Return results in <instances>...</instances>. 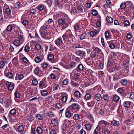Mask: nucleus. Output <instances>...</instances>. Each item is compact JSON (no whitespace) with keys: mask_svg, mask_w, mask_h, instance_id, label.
Instances as JSON below:
<instances>
[{"mask_svg":"<svg viewBox=\"0 0 134 134\" xmlns=\"http://www.w3.org/2000/svg\"><path fill=\"white\" fill-rule=\"evenodd\" d=\"M114 61L112 59L109 58L108 60L107 66L109 67L110 66L113 65Z\"/></svg>","mask_w":134,"mask_h":134,"instance_id":"11","label":"nucleus"},{"mask_svg":"<svg viewBox=\"0 0 134 134\" xmlns=\"http://www.w3.org/2000/svg\"><path fill=\"white\" fill-rule=\"evenodd\" d=\"M73 48L76 49L79 48H81L82 47L81 45L78 44H74L73 46Z\"/></svg>","mask_w":134,"mask_h":134,"instance_id":"50","label":"nucleus"},{"mask_svg":"<svg viewBox=\"0 0 134 134\" xmlns=\"http://www.w3.org/2000/svg\"><path fill=\"white\" fill-rule=\"evenodd\" d=\"M105 35L106 38H109L110 36V34L109 32L108 31H106L105 33Z\"/></svg>","mask_w":134,"mask_h":134,"instance_id":"61","label":"nucleus"},{"mask_svg":"<svg viewBox=\"0 0 134 134\" xmlns=\"http://www.w3.org/2000/svg\"><path fill=\"white\" fill-rule=\"evenodd\" d=\"M112 70L111 71H110L109 70V71L111 72H113L116 70L118 69V67L116 64H113L112 67Z\"/></svg>","mask_w":134,"mask_h":134,"instance_id":"29","label":"nucleus"},{"mask_svg":"<svg viewBox=\"0 0 134 134\" xmlns=\"http://www.w3.org/2000/svg\"><path fill=\"white\" fill-rule=\"evenodd\" d=\"M16 76L17 77H18V79L19 80H21L24 77V76L23 75L21 74H17Z\"/></svg>","mask_w":134,"mask_h":134,"instance_id":"39","label":"nucleus"},{"mask_svg":"<svg viewBox=\"0 0 134 134\" xmlns=\"http://www.w3.org/2000/svg\"><path fill=\"white\" fill-rule=\"evenodd\" d=\"M67 97L68 96L67 94L65 96H63L61 98L62 101L64 103L66 102L67 99Z\"/></svg>","mask_w":134,"mask_h":134,"instance_id":"30","label":"nucleus"},{"mask_svg":"<svg viewBox=\"0 0 134 134\" xmlns=\"http://www.w3.org/2000/svg\"><path fill=\"white\" fill-rule=\"evenodd\" d=\"M23 42L22 40H16L13 42L14 44L16 46H18L21 44L23 43Z\"/></svg>","mask_w":134,"mask_h":134,"instance_id":"10","label":"nucleus"},{"mask_svg":"<svg viewBox=\"0 0 134 134\" xmlns=\"http://www.w3.org/2000/svg\"><path fill=\"white\" fill-rule=\"evenodd\" d=\"M40 56H38L35 57V62L37 63H39L41 62V59Z\"/></svg>","mask_w":134,"mask_h":134,"instance_id":"25","label":"nucleus"},{"mask_svg":"<svg viewBox=\"0 0 134 134\" xmlns=\"http://www.w3.org/2000/svg\"><path fill=\"white\" fill-rule=\"evenodd\" d=\"M41 66L43 69L47 67L48 66V64L46 62H44L41 64Z\"/></svg>","mask_w":134,"mask_h":134,"instance_id":"52","label":"nucleus"},{"mask_svg":"<svg viewBox=\"0 0 134 134\" xmlns=\"http://www.w3.org/2000/svg\"><path fill=\"white\" fill-rule=\"evenodd\" d=\"M119 99V97L116 95H115L113 97V100L115 102H116L118 101Z\"/></svg>","mask_w":134,"mask_h":134,"instance_id":"53","label":"nucleus"},{"mask_svg":"<svg viewBox=\"0 0 134 134\" xmlns=\"http://www.w3.org/2000/svg\"><path fill=\"white\" fill-rule=\"evenodd\" d=\"M24 128L22 126H20L18 128L17 131L19 132L22 133L23 132Z\"/></svg>","mask_w":134,"mask_h":134,"instance_id":"23","label":"nucleus"},{"mask_svg":"<svg viewBox=\"0 0 134 134\" xmlns=\"http://www.w3.org/2000/svg\"><path fill=\"white\" fill-rule=\"evenodd\" d=\"M87 35L85 33H84L81 35L80 37V39L81 40H82L86 38V37Z\"/></svg>","mask_w":134,"mask_h":134,"instance_id":"57","label":"nucleus"},{"mask_svg":"<svg viewBox=\"0 0 134 134\" xmlns=\"http://www.w3.org/2000/svg\"><path fill=\"white\" fill-rule=\"evenodd\" d=\"M30 48L29 46H28L26 45L25 46L24 50L26 52H28L29 51Z\"/></svg>","mask_w":134,"mask_h":134,"instance_id":"59","label":"nucleus"},{"mask_svg":"<svg viewBox=\"0 0 134 134\" xmlns=\"http://www.w3.org/2000/svg\"><path fill=\"white\" fill-rule=\"evenodd\" d=\"M106 20L109 23H112L113 20V18L110 16H107Z\"/></svg>","mask_w":134,"mask_h":134,"instance_id":"24","label":"nucleus"},{"mask_svg":"<svg viewBox=\"0 0 134 134\" xmlns=\"http://www.w3.org/2000/svg\"><path fill=\"white\" fill-rule=\"evenodd\" d=\"M13 25H9L7 27L5 30H7L9 32H11L12 31V26Z\"/></svg>","mask_w":134,"mask_h":134,"instance_id":"22","label":"nucleus"},{"mask_svg":"<svg viewBox=\"0 0 134 134\" xmlns=\"http://www.w3.org/2000/svg\"><path fill=\"white\" fill-rule=\"evenodd\" d=\"M27 119L28 120L31 122L33 121L34 118L33 116L31 114H28L27 116Z\"/></svg>","mask_w":134,"mask_h":134,"instance_id":"16","label":"nucleus"},{"mask_svg":"<svg viewBox=\"0 0 134 134\" xmlns=\"http://www.w3.org/2000/svg\"><path fill=\"white\" fill-rule=\"evenodd\" d=\"M14 95L15 97L16 98H18L20 97V94L19 91H16L15 92Z\"/></svg>","mask_w":134,"mask_h":134,"instance_id":"42","label":"nucleus"},{"mask_svg":"<svg viewBox=\"0 0 134 134\" xmlns=\"http://www.w3.org/2000/svg\"><path fill=\"white\" fill-rule=\"evenodd\" d=\"M5 13L7 15H10L11 13V10L9 8L4 10Z\"/></svg>","mask_w":134,"mask_h":134,"instance_id":"41","label":"nucleus"},{"mask_svg":"<svg viewBox=\"0 0 134 134\" xmlns=\"http://www.w3.org/2000/svg\"><path fill=\"white\" fill-rule=\"evenodd\" d=\"M8 71V69H5L4 72V74L6 75L7 77L9 78H12L13 77V74L10 72H8L7 73Z\"/></svg>","mask_w":134,"mask_h":134,"instance_id":"8","label":"nucleus"},{"mask_svg":"<svg viewBox=\"0 0 134 134\" xmlns=\"http://www.w3.org/2000/svg\"><path fill=\"white\" fill-rule=\"evenodd\" d=\"M117 92L120 94H122L123 93L124 90L122 88H120L118 89Z\"/></svg>","mask_w":134,"mask_h":134,"instance_id":"60","label":"nucleus"},{"mask_svg":"<svg viewBox=\"0 0 134 134\" xmlns=\"http://www.w3.org/2000/svg\"><path fill=\"white\" fill-rule=\"evenodd\" d=\"M16 112V110L14 109H11L9 113H10L12 115H14L15 114Z\"/></svg>","mask_w":134,"mask_h":134,"instance_id":"48","label":"nucleus"},{"mask_svg":"<svg viewBox=\"0 0 134 134\" xmlns=\"http://www.w3.org/2000/svg\"><path fill=\"white\" fill-rule=\"evenodd\" d=\"M130 102L129 101H126L124 102V106L125 108H128L130 106Z\"/></svg>","mask_w":134,"mask_h":134,"instance_id":"31","label":"nucleus"},{"mask_svg":"<svg viewBox=\"0 0 134 134\" xmlns=\"http://www.w3.org/2000/svg\"><path fill=\"white\" fill-rule=\"evenodd\" d=\"M5 84L9 90H12L14 88L15 85L13 83L7 81Z\"/></svg>","mask_w":134,"mask_h":134,"instance_id":"3","label":"nucleus"},{"mask_svg":"<svg viewBox=\"0 0 134 134\" xmlns=\"http://www.w3.org/2000/svg\"><path fill=\"white\" fill-rule=\"evenodd\" d=\"M36 8L38 10L41 11L43 10L44 7L43 5L40 4L37 6Z\"/></svg>","mask_w":134,"mask_h":134,"instance_id":"35","label":"nucleus"},{"mask_svg":"<svg viewBox=\"0 0 134 134\" xmlns=\"http://www.w3.org/2000/svg\"><path fill=\"white\" fill-rule=\"evenodd\" d=\"M109 124V123L106 121L103 120L99 122L98 125L100 127L101 130L103 131L104 130L107 129V128H106V126Z\"/></svg>","mask_w":134,"mask_h":134,"instance_id":"1","label":"nucleus"},{"mask_svg":"<svg viewBox=\"0 0 134 134\" xmlns=\"http://www.w3.org/2000/svg\"><path fill=\"white\" fill-rule=\"evenodd\" d=\"M48 59L50 61L52 60L54 58V56L52 54H50L48 55Z\"/></svg>","mask_w":134,"mask_h":134,"instance_id":"58","label":"nucleus"},{"mask_svg":"<svg viewBox=\"0 0 134 134\" xmlns=\"http://www.w3.org/2000/svg\"><path fill=\"white\" fill-rule=\"evenodd\" d=\"M71 83L75 87H78L79 86L76 83L74 82L72 80H71Z\"/></svg>","mask_w":134,"mask_h":134,"instance_id":"47","label":"nucleus"},{"mask_svg":"<svg viewBox=\"0 0 134 134\" xmlns=\"http://www.w3.org/2000/svg\"><path fill=\"white\" fill-rule=\"evenodd\" d=\"M77 9L78 11L80 13L85 12L86 11L85 9L83 10V8L82 6L79 5L77 7Z\"/></svg>","mask_w":134,"mask_h":134,"instance_id":"14","label":"nucleus"},{"mask_svg":"<svg viewBox=\"0 0 134 134\" xmlns=\"http://www.w3.org/2000/svg\"><path fill=\"white\" fill-rule=\"evenodd\" d=\"M71 13L72 14H75L77 13V12L76 8H72L71 10Z\"/></svg>","mask_w":134,"mask_h":134,"instance_id":"38","label":"nucleus"},{"mask_svg":"<svg viewBox=\"0 0 134 134\" xmlns=\"http://www.w3.org/2000/svg\"><path fill=\"white\" fill-rule=\"evenodd\" d=\"M76 54L77 55L82 56V57L85 56V53L83 51L78 50L76 52Z\"/></svg>","mask_w":134,"mask_h":134,"instance_id":"7","label":"nucleus"},{"mask_svg":"<svg viewBox=\"0 0 134 134\" xmlns=\"http://www.w3.org/2000/svg\"><path fill=\"white\" fill-rule=\"evenodd\" d=\"M129 10L131 15L132 16L134 17V7L133 5L131 4L129 7Z\"/></svg>","mask_w":134,"mask_h":134,"instance_id":"5","label":"nucleus"},{"mask_svg":"<svg viewBox=\"0 0 134 134\" xmlns=\"http://www.w3.org/2000/svg\"><path fill=\"white\" fill-rule=\"evenodd\" d=\"M40 93L41 95L43 96H45L48 94V92L45 90H41Z\"/></svg>","mask_w":134,"mask_h":134,"instance_id":"18","label":"nucleus"},{"mask_svg":"<svg viewBox=\"0 0 134 134\" xmlns=\"http://www.w3.org/2000/svg\"><path fill=\"white\" fill-rule=\"evenodd\" d=\"M65 20L62 19L60 18L59 19L58 21V23L59 25H63L65 23Z\"/></svg>","mask_w":134,"mask_h":134,"instance_id":"36","label":"nucleus"},{"mask_svg":"<svg viewBox=\"0 0 134 134\" xmlns=\"http://www.w3.org/2000/svg\"><path fill=\"white\" fill-rule=\"evenodd\" d=\"M36 118H37V119H38L39 120H42L43 119V117L42 115L40 114H39L37 115Z\"/></svg>","mask_w":134,"mask_h":134,"instance_id":"51","label":"nucleus"},{"mask_svg":"<svg viewBox=\"0 0 134 134\" xmlns=\"http://www.w3.org/2000/svg\"><path fill=\"white\" fill-rule=\"evenodd\" d=\"M95 104L94 102L92 101L87 103V105L90 107L93 106Z\"/></svg>","mask_w":134,"mask_h":134,"instance_id":"34","label":"nucleus"},{"mask_svg":"<svg viewBox=\"0 0 134 134\" xmlns=\"http://www.w3.org/2000/svg\"><path fill=\"white\" fill-rule=\"evenodd\" d=\"M94 52L96 53H97V54L100 53L101 54V55L102 57H103L104 54L102 53L101 50L98 48L97 47H96L94 49Z\"/></svg>","mask_w":134,"mask_h":134,"instance_id":"12","label":"nucleus"},{"mask_svg":"<svg viewBox=\"0 0 134 134\" xmlns=\"http://www.w3.org/2000/svg\"><path fill=\"white\" fill-rule=\"evenodd\" d=\"M91 95L89 93H87L84 96V98L87 100H89L91 98Z\"/></svg>","mask_w":134,"mask_h":134,"instance_id":"45","label":"nucleus"},{"mask_svg":"<svg viewBox=\"0 0 134 134\" xmlns=\"http://www.w3.org/2000/svg\"><path fill=\"white\" fill-rule=\"evenodd\" d=\"M12 104V102L11 100L10 99H8L6 101V107H9L10 105H11Z\"/></svg>","mask_w":134,"mask_h":134,"instance_id":"26","label":"nucleus"},{"mask_svg":"<svg viewBox=\"0 0 134 134\" xmlns=\"http://www.w3.org/2000/svg\"><path fill=\"white\" fill-rule=\"evenodd\" d=\"M47 29V27L45 26H41L40 30V32L43 31H46V30Z\"/></svg>","mask_w":134,"mask_h":134,"instance_id":"44","label":"nucleus"},{"mask_svg":"<svg viewBox=\"0 0 134 134\" xmlns=\"http://www.w3.org/2000/svg\"><path fill=\"white\" fill-rule=\"evenodd\" d=\"M45 84L43 81H41L39 83V88L43 89V87L44 86Z\"/></svg>","mask_w":134,"mask_h":134,"instance_id":"37","label":"nucleus"},{"mask_svg":"<svg viewBox=\"0 0 134 134\" xmlns=\"http://www.w3.org/2000/svg\"><path fill=\"white\" fill-rule=\"evenodd\" d=\"M67 125L66 124H64L63 125L62 129L63 130V132L65 133L67 131Z\"/></svg>","mask_w":134,"mask_h":134,"instance_id":"40","label":"nucleus"},{"mask_svg":"<svg viewBox=\"0 0 134 134\" xmlns=\"http://www.w3.org/2000/svg\"><path fill=\"white\" fill-rule=\"evenodd\" d=\"M79 105L77 103H73L68 107V108H72L74 110H78L79 109Z\"/></svg>","mask_w":134,"mask_h":134,"instance_id":"6","label":"nucleus"},{"mask_svg":"<svg viewBox=\"0 0 134 134\" xmlns=\"http://www.w3.org/2000/svg\"><path fill=\"white\" fill-rule=\"evenodd\" d=\"M5 65V62L4 60L0 62V67L1 68H3Z\"/></svg>","mask_w":134,"mask_h":134,"instance_id":"54","label":"nucleus"},{"mask_svg":"<svg viewBox=\"0 0 134 134\" xmlns=\"http://www.w3.org/2000/svg\"><path fill=\"white\" fill-rule=\"evenodd\" d=\"M30 11L31 13L32 14V15L35 14L36 12V10L34 9H31Z\"/></svg>","mask_w":134,"mask_h":134,"instance_id":"63","label":"nucleus"},{"mask_svg":"<svg viewBox=\"0 0 134 134\" xmlns=\"http://www.w3.org/2000/svg\"><path fill=\"white\" fill-rule=\"evenodd\" d=\"M54 42L55 44L58 46H62L63 44V41L61 37L57 38Z\"/></svg>","mask_w":134,"mask_h":134,"instance_id":"4","label":"nucleus"},{"mask_svg":"<svg viewBox=\"0 0 134 134\" xmlns=\"http://www.w3.org/2000/svg\"><path fill=\"white\" fill-rule=\"evenodd\" d=\"M32 83L34 85L36 86L38 84V82L36 79H35L32 80Z\"/></svg>","mask_w":134,"mask_h":134,"instance_id":"55","label":"nucleus"},{"mask_svg":"<svg viewBox=\"0 0 134 134\" xmlns=\"http://www.w3.org/2000/svg\"><path fill=\"white\" fill-rule=\"evenodd\" d=\"M40 71L39 68L38 66H36L34 71V73L36 75H38Z\"/></svg>","mask_w":134,"mask_h":134,"instance_id":"19","label":"nucleus"},{"mask_svg":"<svg viewBox=\"0 0 134 134\" xmlns=\"http://www.w3.org/2000/svg\"><path fill=\"white\" fill-rule=\"evenodd\" d=\"M41 46L39 44H37L35 45V48L37 50H39L41 49Z\"/></svg>","mask_w":134,"mask_h":134,"instance_id":"56","label":"nucleus"},{"mask_svg":"<svg viewBox=\"0 0 134 134\" xmlns=\"http://www.w3.org/2000/svg\"><path fill=\"white\" fill-rule=\"evenodd\" d=\"M9 34V32L5 30L2 33L3 36L6 38L8 37Z\"/></svg>","mask_w":134,"mask_h":134,"instance_id":"17","label":"nucleus"},{"mask_svg":"<svg viewBox=\"0 0 134 134\" xmlns=\"http://www.w3.org/2000/svg\"><path fill=\"white\" fill-rule=\"evenodd\" d=\"M79 77V75L77 74H74L72 77V79L75 81H76Z\"/></svg>","mask_w":134,"mask_h":134,"instance_id":"28","label":"nucleus"},{"mask_svg":"<svg viewBox=\"0 0 134 134\" xmlns=\"http://www.w3.org/2000/svg\"><path fill=\"white\" fill-rule=\"evenodd\" d=\"M101 95L99 94H96L95 96V98L97 101H99L102 99Z\"/></svg>","mask_w":134,"mask_h":134,"instance_id":"20","label":"nucleus"},{"mask_svg":"<svg viewBox=\"0 0 134 134\" xmlns=\"http://www.w3.org/2000/svg\"><path fill=\"white\" fill-rule=\"evenodd\" d=\"M65 32L68 35V37H69L70 38H72V41H73V38H72L73 37L74 38V36H73V35L70 29H68Z\"/></svg>","mask_w":134,"mask_h":134,"instance_id":"9","label":"nucleus"},{"mask_svg":"<svg viewBox=\"0 0 134 134\" xmlns=\"http://www.w3.org/2000/svg\"><path fill=\"white\" fill-rule=\"evenodd\" d=\"M120 83L122 85L125 86L127 84V81L126 79H123L121 80Z\"/></svg>","mask_w":134,"mask_h":134,"instance_id":"27","label":"nucleus"},{"mask_svg":"<svg viewBox=\"0 0 134 134\" xmlns=\"http://www.w3.org/2000/svg\"><path fill=\"white\" fill-rule=\"evenodd\" d=\"M68 36L66 32L62 35V37L64 40H65L68 38Z\"/></svg>","mask_w":134,"mask_h":134,"instance_id":"46","label":"nucleus"},{"mask_svg":"<svg viewBox=\"0 0 134 134\" xmlns=\"http://www.w3.org/2000/svg\"><path fill=\"white\" fill-rule=\"evenodd\" d=\"M96 53L93 51L90 54V57L92 59L94 58L96 56Z\"/></svg>","mask_w":134,"mask_h":134,"instance_id":"32","label":"nucleus"},{"mask_svg":"<svg viewBox=\"0 0 134 134\" xmlns=\"http://www.w3.org/2000/svg\"><path fill=\"white\" fill-rule=\"evenodd\" d=\"M41 35L42 37L46 39H49L51 38L49 34L46 31L40 32Z\"/></svg>","mask_w":134,"mask_h":134,"instance_id":"2","label":"nucleus"},{"mask_svg":"<svg viewBox=\"0 0 134 134\" xmlns=\"http://www.w3.org/2000/svg\"><path fill=\"white\" fill-rule=\"evenodd\" d=\"M116 54L115 53L111 52L110 53V55L109 58H113L116 56Z\"/></svg>","mask_w":134,"mask_h":134,"instance_id":"62","label":"nucleus"},{"mask_svg":"<svg viewBox=\"0 0 134 134\" xmlns=\"http://www.w3.org/2000/svg\"><path fill=\"white\" fill-rule=\"evenodd\" d=\"M124 24L126 26H128L130 25V23L129 21L126 20L124 22Z\"/></svg>","mask_w":134,"mask_h":134,"instance_id":"64","label":"nucleus"},{"mask_svg":"<svg viewBox=\"0 0 134 134\" xmlns=\"http://www.w3.org/2000/svg\"><path fill=\"white\" fill-rule=\"evenodd\" d=\"M125 66L126 70L128 71L129 67V62H127L125 64Z\"/></svg>","mask_w":134,"mask_h":134,"instance_id":"49","label":"nucleus"},{"mask_svg":"<svg viewBox=\"0 0 134 134\" xmlns=\"http://www.w3.org/2000/svg\"><path fill=\"white\" fill-rule=\"evenodd\" d=\"M52 124L54 126H57L58 124V121L55 119H53L51 121Z\"/></svg>","mask_w":134,"mask_h":134,"instance_id":"13","label":"nucleus"},{"mask_svg":"<svg viewBox=\"0 0 134 134\" xmlns=\"http://www.w3.org/2000/svg\"><path fill=\"white\" fill-rule=\"evenodd\" d=\"M101 130V129L100 127L98 125L95 130L94 133L96 134H98L99 132Z\"/></svg>","mask_w":134,"mask_h":134,"instance_id":"33","label":"nucleus"},{"mask_svg":"<svg viewBox=\"0 0 134 134\" xmlns=\"http://www.w3.org/2000/svg\"><path fill=\"white\" fill-rule=\"evenodd\" d=\"M111 124L113 125L118 126L119 125L120 123L119 121L114 120L112 121Z\"/></svg>","mask_w":134,"mask_h":134,"instance_id":"21","label":"nucleus"},{"mask_svg":"<svg viewBox=\"0 0 134 134\" xmlns=\"http://www.w3.org/2000/svg\"><path fill=\"white\" fill-rule=\"evenodd\" d=\"M23 34L21 31L19 32L18 33V38L20 40H22L23 42Z\"/></svg>","mask_w":134,"mask_h":134,"instance_id":"15","label":"nucleus"},{"mask_svg":"<svg viewBox=\"0 0 134 134\" xmlns=\"http://www.w3.org/2000/svg\"><path fill=\"white\" fill-rule=\"evenodd\" d=\"M42 130L41 127H37L36 130V132L37 133L40 134L42 133Z\"/></svg>","mask_w":134,"mask_h":134,"instance_id":"43","label":"nucleus"}]
</instances>
